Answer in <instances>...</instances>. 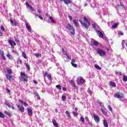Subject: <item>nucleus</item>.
Wrapping results in <instances>:
<instances>
[{"mask_svg":"<svg viewBox=\"0 0 127 127\" xmlns=\"http://www.w3.org/2000/svg\"><path fill=\"white\" fill-rule=\"evenodd\" d=\"M92 26L94 29H95L97 35L100 38H103L104 37V35L102 31H103L100 28L98 24L96 23L95 22L92 23Z\"/></svg>","mask_w":127,"mask_h":127,"instance_id":"nucleus-1","label":"nucleus"},{"mask_svg":"<svg viewBox=\"0 0 127 127\" xmlns=\"http://www.w3.org/2000/svg\"><path fill=\"white\" fill-rule=\"evenodd\" d=\"M66 31H70L72 35H75V29L74 27L72 26L70 24H67L65 26Z\"/></svg>","mask_w":127,"mask_h":127,"instance_id":"nucleus-2","label":"nucleus"},{"mask_svg":"<svg viewBox=\"0 0 127 127\" xmlns=\"http://www.w3.org/2000/svg\"><path fill=\"white\" fill-rule=\"evenodd\" d=\"M84 21H85L84 23H83L81 20H79V21L80 22L81 24L82 25H83L84 27L86 28V29H88L89 28V26H90V23L89 22V21L88 20V19L86 17H84L83 18Z\"/></svg>","mask_w":127,"mask_h":127,"instance_id":"nucleus-3","label":"nucleus"},{"mask_svg":"<svg viewBox=\"0 0 127 127\" xmlns=\"http://www.w3.org/2000/svg\"><path fill=\"white\" fill-rule=\"evenodd\" d=\"M76 82L77 85H83L85 83V79L80 76L77 78Z\"/></svg>","mask_w":127,"mask_h":127,"instance_id":"nucleus-4","label":"nucleus"},{"mask_svg":"<svg viewBox=\"0 0 127 127\" xmlns=\"http://www.w3.org/2000/svg\"><path fill=\"white\" fill-rule=\"evenodd\" d=\"M97 53H98L100 56H101V57L106 55V52L101 49H98Z\"/></svg>","mask_w":127,"mask_h":127,"instance_id":"nucleus-5","label":"nucleus"},{"mask_svg":"<svg viewBox=\"0 0 127 127\" xmlns=\"http://www.w3.org/2000/svg\"><path fill=\"white\" fill-rule=\"evenodd\" d=\"M115 97L117 99H122L124 98V94L120 92H117L115 94Z\"/></svg>","mask_w":127,"mask_h":127,"instance_id":"nucleus-6","label":"nucleus"},{"mask_svg":"<svg viewBox=\"0 0 127 127\" xmlns=\"http://www.w3.org/2000/svg\"><path fill=\"white\" fill-rule=\"evenodd\" d=\"M93 118H94V121H95V122H96V123H99L100 117H99V116L98 115H97L96 114H94Z\"/></svg>","mask_w":127,"mask_h":127,"instance_id":"nucleus-7","label":"nucleus"},{"mask_svg":"<svg viewBox=\"0 0 127 127\" xmlns=\"http://www.w3.org/2000/svg\"><path fill=\"white\" fill-rule=\"evenodd\" d=\"M8 42L12 46V47H13V45L15 46L16 45V43H15V42L14 41H13L12 40L9 39L8 40Z\"/></svg>","mask_w":127,"mask_h":127,"instance_id":"nucleus-8","label":"nucleus"},{"mask_svg":"<svg viewBox=\"0 0 127 127\" xmlns=\"http://www.w3.org/2000/svg\"><path fill=\"white\" fill-rule=\"evenodd\" d=\"M27 111H28V114L29 115V116L31 117V116L33 115V113H32V109H31V107L29 106L27 108Z\"/></svg>","mask_w":127,"mask_h":127,"instance_id":"nucleus-9","label":"nucleus"},{"mask_svg":"<svg viewBox=\"0 0 127 127\" xmlns=\"http://www.w3.org/2000/svg\"><path fill=\"white\" fill-rule=\"evenodd\" d=\"M4 104H5V105H6V106H7V107H8V108H11L12 109V110H14V107H13V106H11L10 104L8 102H7V101L5 100Z\"/></svg>","mask_w":127,"mask_h":127,"instance_id":"nucleus-10","label":"nucleus"},{"mask_svg":"<svg viewBox=\"0 0 127 127\" xmlns=\"http://www.w3.org/2000/svg\"><path fill=\"white\" fill-rule=\"evenodd\" d=\"M10 22H11V25L12 26H17V21H13L12 19H10Z\"/></svg>","mask_w":127,"mask_h":127,"instance_id":"nucleus-11","label":"nucleus"},{"mask_svg":"<svg viewBox=\"0 0 127 127\" xmlns=\"http://www.w3.org/2000/svg\"><path fill=\"white\" fill-rule=\"evenodd\" d=\"M17 108L19 111H20L21 113L24 112V107L23 106L18 105Z\"/></svg>","mask_w":127,"mask_h":127,"instance_id":"nucleus-12","label":"nucleus"},{"mask_svg":"<svg viewBox=\"0 0 127 127\" xmlns=\"http://www.w3.org/2000/svg\"><path fill=\"white\" fill-rule=\"evenodd\" d=\"M6 77L10 82H11V81H13V78H12V76L10 74H6Z\"/></svg>","mask_w":127,"mask_h":127,"instance_id":"nucleus-13","label":"nucleus"},{"mask_svg":"<svg viewBox=\"0 0 127 127\" xmlns=\"http://www.w3.org/2000/svg\"><path fill=\"white\" fill-rule=\"evenodd\" d=\"M62 51L63 52V54L64 55H65V57H66L68 60H71V58L69 57V56H68L67 53H66V52H65V50H64V48H62Z\"/></svg>","mask_w":127,"mask_h":127,"instance_id":"nucleus-14","label":"nucleus"},{"mask_svg":"<svg viewBox=\"0 0 127 127\" xmlns=\"http://www.w3.org/2000/svg\"><path fill=\"white\" fill-rule=\"evenodd\" d=\"M0 54L2 59L3 60L5 61L6 59H5V57H4V53L2 51H0Z\"/></svg>","mask_w":127,"mask_h":127,"instance_id":"nucleus-15","label":"nucleus"},{"mask_svg":"<svg viewBox=\"0 0 127 127\" xmlns=\"http://www.w3.org/2000/svg\"><path fill=\"white\" fill-rule=\"evenodd\" d=\"M25 25L28 31H29V32L31 31V28H30L29 24L28 23H26L25 24Z\"/></svg>","mask_w":127,"mask_h":127,"instance_id":"nucleus-16","label":"nucleus"},{"mask_svg":"<svg viewBox=\"0 0 127 127\" xmlns=\"http://www.w3.org/2000/svg\"><path fill=\"white\" fill-rule=\"evenodd\" d=\"M20 76L22 78H23V77H24L25 78H28L27 74H25V73H24V72H21Z\"/></svg>","mask_w":127,"mask_h":127,"instance_id":"nucleus-17","label":"nucleus"},{"mask_svg":"<svg viewBox=\"0 0 127 127\" xmlns=\"http://www.w3.org/2000/svg\"><path fill=\"white\" fill-rule=\"evenodd\" d=\"M19 102H20L21 104H23V105H24V106L25 107H28V104L26 103H25L24 101L21 100H20L19 101Z\"/></svg>","mask_w":127,"mask_h":127,"instance_id":"nucleus-18","label":"nucleus"},{"mask_svg":"<svg viewBox=\"0 0 127 127\" xmlns=\"http://www.w3.org/2000/svg\"><path fill=\"white\" fill-rule=\"evenodd\" d=\"M110 86H112V87H117V84H116V83L113 81L110 82Z\"/></svg>","mask_w":127,"mask_h":127,"instance_id":"nucleus-19","label":"nucleus"},{"mask_svg":"<svg viewBox=\"0 0 127 127\" xmlns=\"http://www.w3.org/2000/svg\"><path fill=\"white\" fill-rule=\"evenodd\" d=\"M103 125H104V127H109V125H108V122H107V121L106 120L103 121Z\"/></svg>","mask_w":127,"mask_h":127,"instance_id":"nucleus-20","label":"nucleus"},{"mask_svg":"<svg viewBox=\"0 0 127 127\" xmlns=\"http://www.w3.org/2000/svg\"><path fill=\"white\" fill-rule=\"evenodd\" d=\"M118 25H119V23H115L112 25V28H113L114 29L117 28V27H118Z\"/></svg>","mask_w":127,"mask_h":127,"instance_id":"nucleus-21","label":"nucleus"},{"mask_svg":"<svg viewBox=\"0 0 127 127\" xmlns=\"http://www.w3.org/2000/svg\"><path fill=\"white\" fill-rule=\"evenodd\" d=\"M64 3L65 4H69L70 3H72V1L70 0H64Z\"/></svg>","mask_w":127,"mask_h":127,"instance_id":"nucleus-22","label":"nucleus"},{"mask_svg":"<svg viewBox=\"0 0 127 127\" xmlns=\"http://www.w3.org/2000/svg\"><path fill=\"white\" fill-rule=\"evenodd\" d=\"M53 124L56 127H58V124L55 120H53Z\"/></svg>","mask_w":127,"mask_h":127,"instance_id":"nucleus-23","label":"nucleus"},{"mask_svg":"<svg viewBox=\"0 0 127 127\" xmlns=\"http://www.w3.org/2000/svg\"><path fill=\"white\" fill-rule=\"evenodd\" d=\"M65 115L68 118V119H71V116L70 115V113H69V112L65 111Z\"/></svg>","mask_w":127,"mask_h":127,"instance_id":"nucleus-24","label":"nucleus"},{"mask_svg":"<svg viewBox=\"0 0 127 127\" xmlns=\"http://www.w3.org/2000/svg\"><path fill=\"white\" fill-rule=\"evenodd\" d=\"M25 65L26 66L28 71H30V66H29V64H28L25 63Z\"/></svg>","mask_w":127,"mask_h":127,"instance_id":"nucleus-25","label":"nucleus"},{"mask_svg":"<svg viewBox=\"0 0 127 127\" xmlns=\"http://www.w3.org/2000/svg\"><path fill=\"white\" fill-rule=\"evenodd\" d=\"M94 67L95 68H96V69H97L98 70H102V68L100 67V66H99L98 64H95Z\"/></svg>","mask_w":127,"mask_h":127,"instance_id":"nucleus-26","label":"nucleus"},{"mask_svg":"<svg viewBox=\"0 0 127 127\" xmlns=\"http://www.w3.org/2000/svg\"><path fill=\"white\" fill-rule=\"evenodd\" d=\"M101 111L102 112V114L104 115V116H107V112H106V111L104 110V109L101 108Z\"/></svg>","mask_w":127,"mask_h":127,"instance_id":"nucleus-27","label":"nucleus"},{"mask_svg":"<svg viewBox=\"0 0 127 127\" xmlns=\"http://www.w3.org/2000/svg\"><path fill=\"white\" fill-rule=\"evenodd\" d=\"M5 116H4V114L2 113V112H0V118H1L2 119H4Z\"/></svg>","mask_w":127,"mask_h":127,"instance_id":"nucleus-28","label":"nucleus"},{"mask_svg":"<svg viewBox=\"0 0 127 127\" xmlns=\"http://www.w3.org/2000/svg\"><path fill=\"white\" fill-rule=\"evenodd\" d=\"M57 89H58V90H59L60 91H61L62 90V88H61V86H60V85H57L56 86Z\"/></svg>","mask_w":127,"mask_h":127,"instance_id":"nucleus-29","label":"nucleus"},{"mask_svg":"<svg viewBox=\"0 0 127 127\" xmlns=\"http://www.w3.org/2000/svg\"><path fill=\"white\" fill-rule=\"evenodd\" d=\"M22 56L25 59H27V56H26V54L24 52H22Z\"/></svg>","mask_w":127,"mask_h":127,"instance_id":"nucleus-30","label":"nucleus"},{"mask_svg":"<svg viewBox=\"0 0 127 127\" xmlns=\"http://www.w3.org/2000/svg\"><path fill=\"white\" fill-rule=\"evenodd\" d=\"M123 81L124 82L127 81V76L125 75V74L123 75Z\"/></svg>","mask_w":127,"mask_h":127,"instance_id":"nucleus-31","label":"nucleus"},{"mask_svg":"<svg viewBox=\"0 0 127 127\" xmlns=\"http://www.w3.org/2000/svg\"><path fill=\"white\" fill-rule=\"evenodd\" d=\"M80 122L81 123H84L85 122V118H84V117H83V116H81L80 118Z\"/></svg>","mask_w":127,"mask_h":127,"instance_id":"nucleus-32","label":"nucleus"},{"mask_svg":"<svg viewBox=\"0 0 127 127\" xmlns=\"http://www.w3.org/2000/svg\"><path fill=\"white\" fill-rule=\"evenodd\" d=\"M4 114H5V115H7V116H8V117H11V115L10 114H9V113L7 111H4Z\"/></svg>","mask_w":127,"mask_h":127,"instance_id":"nucleus-33","label":"nucleus"},{"mask_svg":"<svg viewBox=\"0 0 127 127\" xmlns=\"http://www.w3.org/2000/svg\"><path fill=\"white\" fill-rule=\"evenodd\" d=\"M93 44L94 46H98V45H99V43L96 41H94L93 42Z\"/></svg>","mask_w":127,"mask_h":127,"instance_id":"nucleus-34","label":"nucleus"},{"mask_svg":"<svg viewBox=\"0 0 127 127\" xmlns=\"http://www.w3.org/2000/svg\"><path fill=\"white\" fill-rule=\"evenodd\" d=\"M72 21H73V22L74 25H75V26H76V27H77V26H78V23H77V22H76V20H75V19L72 20Z\"/></svg>","mask_w":127,"mask_h":127,"instance_id":"nucleus-35","label":"nucleus"},{"mask_svg":"<svg viewBox=\"0 0 127 127\" xmlns=\"http://www.w3.org/2000/svg\"><path fill=\"white\" fill-rule=\"evenodd\" d=\"M98 103L99 104L100 107H102V108H104V104H103L102 102H100V101H98Z\"/></svg>","mask_w":127,"mask_h":127,"instance_id":"nucleus-36","label":"nucleus"},{"mask_svg":"<svg viewBox=\"0 0 127 127\" xmlns=\"http://www.w3.org/2000/svg\"><path fill=\"white\" fill-rule=\"evenodd\" d=\"M49 19L51 20V21L52 23H54V20H53V17L50 16Z\"/></svg>","mask_w":127,"mask_h":127,"instance_id":"nucleus-37","label":"nucleus"},{"mask_svg":"<svg viewBox=\"0 0 127 127\" xmlns=\"http://www.w3.org/2000/svg\"><path fill=\"white\" fill-rule=\"evenodd\" d=\"M34 56L36 57H38V58H39V57H41V55L40 54H35Z\"/></svg>","mask_w":127,"mask_h":127,"instance_id":"nucleus-38","label":"nucleus"},{"mask_svg":"<svg viewBox=\"0 0 127 127\" xmlns=\"http://www.w3.org/2000/svg\"><path fill=\"white\" fill-rule=\"evenodd\" d=\"M17 63L18 64H22V63L21 62V60H20V59H17Z\"/></svg>","mask_w":127,"mask_h":127,"instance_id":"nucleus-39","label":"nucleus"},{"mask_svg":"<svg viewBox=\"0 0 127 127\" xmlns=\"http://www.w3.org/2000/svg\"><path fill=\"white\" fill-rule=\"evenodd\" d=\"M7 72L8 74H11L12 73V71H11V69H9L7 70Z\"/></svg>","mask_w":127,"mask_h":127,"instance_id":"nucleus-40","label":"nucleus"},{"mask_svg":"<svg viewBox=\"0 0 127 127\" xmlns=\"http://www.w3.org/2000/svg\"><path fill=\"white\" fill-rule=\"evenodd\" d=\"M29 8L31 11H34V8H33V7L31 6V5L29 6Z\"/></svg>","mask_w":127,"mask_h":127,"instance_id":"nucleus-41","label":"nucleus"},{"mask_svg":"<svg viewBox=\"0 0 127 127\" xmlns=\"http://www.w3.org/2000/svg\"><path fill=\"white\" fill-rule=\"evenodd\" d=\"M22 80L24 81L25 82H27L28 81V79H27V78L25 77V78H22Z\"/></svg>","mask_w":127,"mask_h":127,"instance_id":"nucleus-42","label":"nucleus"},{"mask_svg":"<svg viewBox=\"0 0 127 127\" xmlns=\"http://www.w3.org/2000/svg\"><path fill=\"white\" fill-rule=\"evenodd\" d=\"M71 65L73 66V67H74V68H77V64H75L74 63H71Z\"/></svg>","mask_w":127,"mask_h":127,"instance_id":"nucleus-43","label":"nucleus"},{"mask_svg":"<svg viewBox=\"0 0 127 127\" xmlns=\"http://www.w3.org/2000/svg\"><path fill=\"white\" fill-rule=\"evenodd\" d=\"M125 44H126V43L125 42H122V45L123 48H126V47L125 46Z\"/></svg>","mask_w":127,"mask_h":127,"instance_id":"nucleus-44","label":"nucleus"},{"mask_svg":"<svg viewBox=\"0 0 127 127\" xmlns=\"http://www.w3.org/2000/svg\"><path fill=\"white\" fill-rule=\"evenodd\" d=\"M120 5H121V6L122 7V8L123 9H126V7H125V5L124 4H123V3H121Z\"/></svg>","mask_w":127,"mask_h":127,"instance_id":"nucleus-45","label":"nucleus"},{"mask_svg":"<svg viewBox=\"0 0 127 127\" xmlns=\"http://www.w3.org/2000/svg\"><path fill=\"white\" fill-rule=\"evenodd\" d=\"M108 109L109 110V111H110L111 112H113V109L112 108V107L110 106V105L108 106Z\"/></svg>","mask_w":127,"mask_h":127,"instance_id":"nucleus-46","label":"nucleus"},{"mask_svg":"<svg viewBox=\"0 0 127 127\" xmlns=\"http://www.w3.org/2000/svg\"><path fill=\"white\" fill-rule=\"evenodd\" d=\"M1 30L2 31H5V29H4V27H3V26H1Z\"/></svg>","mask_w":127,"mask_h":127,"instance_id":"nucleus-47","label":"nucleus"},{"mask_svg":"<svg viewBox=\"0 0 127 127\" xmlns=\"http://www.w3.org/2000/svg\"><path fill=\"white\" fill-rule=\"evenodd\" d=\"M73 114L74 115V117H77V116H78V113L77 112H73Z\"/></svg>","mask_w":127,"mask_h":127,"instance_id":"nucleus-48","label":"nucleus"},{"mask_svg":"<svg viewBox=\"0 0 127 127\" xmlns=\"http://www.w3.org/2000/svg\"><path fill=\"white\" fill-rule=\"evenodd\" d=\"M66 99V96H63L62 97V100L63 101H65V99Z\"/></svg>","mask_w":127,"mask_h":127,"instance_id":"nucleus-49","label":"nucleus"},{"mask_svg":"<svg viewBox=\"0 0 127 127\" xmlns=\"http://www.w3.org/2000/svg\"><path fill=\"white\" fill-rule=\"evenodd\" d=\"M25 4L26 6H27V7H29V6H30V5L29 4V3H28V2H26Z\"/></svg>","mask_w":127,"mask_h":127,"instance_id":"nucleus-50","label":"nucleus"},{"mask_svg":"<svg viewBox=\"0 0 127 127\" xmlns=\"http://www.w3.org/2000/svg\"><path fill=\"white\" fill-rule=\"evenodd\" d=\"M68 17L70 19V21H72V20L73 19V17H72V16H71L70 15H68Z\"/></svg>","mask_w":127,"mask_h":127,"instance_id":"nucleus-51","label":"nucleus"},{"mask_svg":"<svg viewBox=\"0 0 127 127\" xmlns=\"http://www.w3.org/2000/svg\"><path fill=\"white\" fill-rule=\"evenodd\" d=\"M6 57H7L8 58V59H11V58L10 57V55L9 54H7L6 55Z\"/></svg>","mask_w":127,"mask_h":127,"instance_id":"nucleus-52","label":"nucleus"},{"mask_svg":"<svg viewBox=\"0 0 127 127\" xmlns=\"http://www.w3.org/2000/svg\"><path fill=\"white\" fill-rule=\"evenodd\" d=\"M48 75V73L47 71H46V72H45L44 74V77H46V76H47Z\"/></svg>","mask_w":127,"mask_h":127,"instance_id":"nucleus-53","label":"nucleus"},{"mask_svg":"<svg viewBox=\"0 0 127 127\" xmlns=\"http://www.w3.org/2000/svg\"><path fill=\"white\" fill-rule=\"evenodd\" d=\"M12 53H15V54L18 55V53H17V52H16V51H14V50H12Z\"/></svg>","mask_w":127,"mask_h":127,"instance_id":"nucleus-54","label":"nucleus"},{"mask_svg":"<svg viewBox=\"0 0 127 127\" xmlns=\"http://www.w3.org/2000/svg\"><path fill=\"white\" fill-rule=\"evenodd\" d=\"M76 62V60H75L74 59H73L71 60V64H72V63H75Z\"/></svg>","mask_w":127,"mask_h":127,"instance_id":"nucleus-55","label":"nucleus"},{"mask_svg":"<svg viewBox=\"0 0 127 127\" xmlns=\"http://www.w3.org/2000/svg\"><path fill=\"white\" fill-rule=\"evenodd\" d=\"M47 78H49V80H51V75H48Z\"/></svg>","mask_w":127,"mask_h":127,"instance_id":"nucleus-56","label":"nucleus"},{"mask_svg":"<svg viewBox=\"0 0 127 127\" xmlns=\"http://www.w3.org/2000/svg\"><path fill=\"white\" fill-rule=\"evenodd\" d=\"M118 34L119 35H124V33H123V32H119Z\"/></svg>","mask_w":127,"mask_h":127,"instance_id":"nucleus-57","label":"nucleus"},{"mask_svg":"<svg viewBox=\"0 0 127 127\" xmlns=\"http://www.w3.org/2000/svg\"><path fill=\"white\" fill-rule=\"evenodd\" d=\"M36 17H38L39 16V15H38L37 13H34Z\"/></svg>","mask_w":127,"mask_h":127,"instance_id":"nucleus-58","label":"nucleus"},{"mask_svg":"<svg viewBox=\"0 0 127 127\" xmlns=\"http://www.w3.org/2000/svg\"><path fill=\"white\" fill-rule=\"evenodd\" d=\"M85 120H86V122H89V118H88V117H86L85 118Z\"/></svg>","mask_w":127,"mask_h":127,"instance_id":"nucleus-59","label":"nucleus"},{"mask_svg":"<svg viewBox=\"0 0 127 127\" xmlns=\"http://www.w3.org/2000/svg\"><path fill=\"white\" fill-rule=\"evenodd\" d=\"M3 34H2V32H1V31L0 30V36H3Z\"/></svg>","mask_w":127,"mask_h":127,"instance_id":"nucleus-60","label":"nucleus"},{"mask_svg":"<svg viewBox=\"0 0 127 127\" xmlns=\"http://www.w3.org/2000/svg\"><path fill=\"white\" fill-rule=\"evenodd\" d=\"M39 18H40L41 20L43 19V17L42 16H40V15H39Z\"/></svg>","mask_w":127,"mask_h":127,"instance_id":"nucleus-61","label":"nucleus"},{"mask_svg":"<svg viewBox=\"0 0 127 127\" xmlns=\"http://www.w3.org/2000/svg\"><path fill=\"white\" fill-rule=\"evenodd\" d=\"M33 83H34V84H36V85H37V84H38V83L35 80L33 81Z\"/></svg>","mask_w":127,"mask_h":127,"instance_id":"nucleus-62","label":"nucleus"},{"mask_svg":"<svg viewBox=\"0 0 127 127\" xmlns=\"http://www.w3.org/2000/svg\"><path fill=\"white\" fill-rule=\"evenodd\" d=\"M88 92V94H90V95L92 94V91L91 90H89Z\"/></svg>","mask_w":127,"mask_h":127,"instance_id":"nucleus-63","label":"nucleus"},{"mask_svg":"<svg viewBox=\"0 0 127 127\" xmlns=\"http://www.w3.org/2000/svg\"><path fill=\"white\" fill-rule=\"evenodd\" d=\"M63 91H66V89L65 87H63Z\"/></svg>","mask_w":127,"mask_h":127,"instance_id":"nucleus-64","label":"nucleus"}]
</instances>
